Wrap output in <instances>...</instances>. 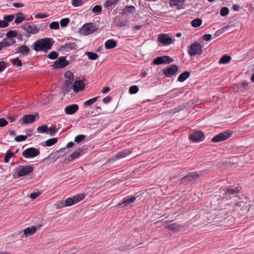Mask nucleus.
Instances as JSON below:
<instances>
[{"label": "nucleus", "mask_w": 254, "mask_h": 254, "mask_svg": "<svg viewBox=\"0 0 254 254\" xmlns=\"http://www.w3.org/2000/svg\"><path fill=\"white\" fill-rule=\"evenodd\" d=\"M58 139L57 138H50L45 142L47 146H51L57 142Z\"/></svg>", "instance_id": "nucleus-39"}, {"label": "nucleus", "mask_w": 254, "mask_h": 254, "mask_svg": "<svg viewBox=\"0 0 254 254\" xmlns=\"http://www.w3.org/2000/svg\"><path fill=\"white\" fill-rule=\"evenodd\" d=\"M112 100V98L110 96H107L106 97H105L103 99V101L105 104H108Z\"/></svg>", "instance_id": "nucleus-64"}, {"label": "nucleus", "mask_w": 254, "mask_h": 254, "mask_svg": "<svg viewBox=\"0 0 254 254\" xmlns=\"http://www.w3.org/2000/svg\"><path fill=\"white\" fill-rule=\"evenodd\" d=\"M8 26V24H7L4 20H0V28H3L7 27Z\"/></svg>", "instance_id": "nucleus-63"}, {"label": "nucleus", "mask_w": 254, "mask_h": 254, "mask_svg": "<svg viewBox=\"0 0 254 254\" xmlns=\"http://www.w3.org/2000/svg\"><path fill=\"white\" fill-rule=\"evenodd\" d=\"M70 20L68 18H63L60 21V24L62 27H65L69 23Z\"/></svg>", "instance_id": "nucleus-48"}, {"label": "nucleus", "mask_w": 254, "mask_h": 254, "mask_svg": "<svg viewBox=\"0 0 254 254\" xmlns=\"http://www.w3.org/2000/svg\"><path fill=\"white\" fill-rule=\"evenodd\" d=\"M189 139L193 142H199L204 140V134L201 130H195L189 135Z\"/></svg>", "instance_id": "nucleus-7"}, {"label": "nucleus", "mask_w": 254, "mask_h": 254, "mask_svg": "<svg viewBox=\"0 0 254 254\" xmlns=\"http://www.w3.org/2000/svg\"><path fill=\"white\" fill-rule=\"evenodd\" d=\"M8 124V122L3 118L0 119V127H3Z\"/></svg>", "instance_id": "nucleus-60"}, {"label": "nucleus", "mask_w": 254, "mask_h": 254, "mask_svg": "<svg viewBox=\"0 0 254 254\" xmlns=\"http://www.w3.org/2000/svg\"><path fill=\"white\" fill-rule=\"evenodd\" d=\"M58 54L56 51H52L48 55V58L52 60H55L58 57Z\"/></svg>", "instance_id": "nucleus-49"}, {"label": "nucleus", "mask_w": 254, "mask_h": 254, "mask_svg": "<svg viewBox=\"0 0 254 254\" xmlns=\"http://www.w3.org/2000/svg\"><path fill=\"white\" fill-rule=\"evenodd\" d=\"M164 74L166 77H169L175 74V65L172 64L164 70Z\"/></svg>", "instance_id": "nucleus-23"}, {"label": "nucleus", "mask_w": 254, "mask_h": 254, "mask_svg": "<svg viewBox=\"0 0 254 254\" xmlns=\"http://www.w3.org/2000/svg\"><path fill=\"white\" fill-rule=\"evenodd\" d=\"M190 75V72L188 71H186L182 73L178 78V81L180 82H183L186 80Z\"/></svg>", "instance_id": "nucleus-26"}, {"label": "nucleus", "mask_w": 254, "mask_h": 254, "mask_svg": "<svg viewBox=\"0 0 254 254\" xmlns=\"http://www.w3.org/2000/svg\"><path fill=\"white\" fill-rule=\"evenodd\" d=\"M117 45V42L113 39L108 40L105 43V47L107 49H111Z\"/></svg>", "instance_id": "nucleus-25"}, {"label": "nucleus", "mask_w": 254, "mask_h": 254, "mask_svg": "<svg viewBox=\"0 0 254 254\" xmlns=\"http://www.w3.org/2000/svg\"><path fill=\"white\" fill-rule=\"evenodd\" d=\"M37 114L33 115H25L23 117L22 121L23 123L25 124H29L34 122L36 119Z\"/></svg>", "instance_id": "nucleus-21"}, {"label": "nucleus", "mask_w": 254, "mask_h": 254, "mask_svg": "<svg viewBox=\"0 0 254 254\" xmlns=\"http://www.w3.org/2000/svg\"><path fill=\"white\" fill-rule=\"evenodd\" d=\"M12 64L17 66H21L22 64L21 61L17 59H14Z\"/></svg>", "instance_id": "nucleus-57"}, {"label": "nucleus", "mask_w": 254, "mask_h": 254, "mask_svg": "<svg viewBox=\"0 0 254 254\" xmlns=\"http://www.w3.org/2000/svg\"><path fill=\"white\" fill-rule=\"evenodd\" d=\"M81 152L82 151H81L80 148H78L70 154V157L71 160H74L78 158L81 155Z\"/></svg>", "instance_id": "nucleus-31"}, {"label": "nucleus", "mask_w": 254, "mask_h": 254, "mask_svg": "<svg viewBox=\"0 0 254 254\" xmlns=\"http://www.w3.org/2000/svg\"><path fill=\"white\" fill-rule=\"evenodd\" d=\"M229 10L227 7H223L220 10V15L222 16H226L229 14Z\"/></svg>", "instance_id": "nucleus-46"}, {"label": "nucleus", "mask_w": 254, "mask_h": 254, "mask_svg": "<svg viewBox=\"0 0 254 254\" xmlns=\"http://www.w3.org/2000/svg\"><path fill=\"white\" fill-rule=\"evenodd\" d=\"M53 45V39L46 38L35 41L31 47L35 51L46 52L51 49Z\"/></svg>", "instance_id": "nucleus-1"}, {"label": "nucleus", "mask_w": 254, "mask_h": 254, "mask_svg": "<svg viewBox=\"0 0 254 254\" xmlns=\"http://www.w3.org/2000/svg\"><path fill=\"white\" fill-rule=\"evenodd\" d=\"M202 21L200 18H196L191 22V26L194 28L199 27L202 24Z\"/></svg>", "instance_id": "nucleus-30"}, {"label": "nucleus", "mask_w": 254, "mask_h": 254, "mask_svg": "<svg viewBox=\"0 0 254 254\" xmlns=\"http://www.w3.org/2000/svg\"><path fill=\"white\" fill-rule=\"evenodd\" d=\"M37 230V228L36 227H27L25 229L23 232L25 236H30L35 233Z\"/></svg>", "instance_id": "nucleus-28"}, {"label": "nucleus", "mask_w": 254, "mask_h": 254, "mask_svg": "<svg viewBox=\"0 0 254 254\" xmlns=\"http://www.w3.org/2000/svg\"><path fill=\"white\" fill-rule=\"evenodd\" d=\"M136 199L135 196H131L127 198H124L123 201L118 204V206L121 207H126L130 205L131 203L134 202Z\"/></svg>", "instance_id": "nucleus-19"}, {"label": "nucleus", "mask_w": 254, "mask_h": 254, "mask_svg": "<svg viewBox=\"0 0 254 254\" xmlns=\"http://www.w3.org/2000/svg\"><path fill=\"white\" fill-rule=\"evenodd\" d=\"M228 26H225L224 27H222L221 29H219L216 31L215 34L213 35V38H215L220 35H221L223 32H225V31L228 28Z\"/></svg>", "instance_id": "nucleus-36"}, {"label": "nucleus", "mask_w": 254, "mask_h": 254, "mask_svg": "<svg viewBox=\"0 0 254 254\" xmlns=\"http://www.w3.org/2000/svg\"><path fill=\"white\" fill-rule=\"evenodd\" d=\"M55 206L56 209H60L64 207H66L64 205V202L63 201H58L55 204Z\"/></svg>", "instance_id": "nucleus-52"}, {"label": "nucleus", "mask_w": 254, "mask_h": 254, "mask_svg": "<svg viewBox=\"0 0 254 254\" xmlns=\"http://www.w3.org/2000/svg\"><path fill=\"white\" fill-rule=\"evenodd\" d=\"M48 16V14L44 13H38L35 15V17L37 19L45 18Z\"/></svg>", "instance_id": "nucleus-53"}, {"label": "nucleus", "mask_w": 254, "mask_h": 254, "mask_svg": "<svg viewBox=\"0 0 254 254\" xmlns=\"http://www.w3.org/2000/svg\"><path fill=\"white\" fill-rule=\"evenodd\" d=\"M15 154V153L11 152L10 150H8L4 156V161L5 163H8L10 159Z\"/></svg>", "instance_id": "nucleus-35"}, {"label": "nucleus", "mask_w": 254, "mask_h": 254, "mask_svg": "<svg viewBox=\"0 0 254 254\" xmlns=\"http://www.w3.org/2000/svg\"><path fill=\"white\" fill-rule=\"evenodd\" d=\"M30 51V48L26 45H23L16 48V53L20 54V57L27 56Z\"/></svg>", "instance_id": "nucleus-14"}, {"label": "nucleus", "mask_w": 254, "mask_h": 254, "mask_svg": "<svg viewBox=\"0 0 254 254\" xmlns=\"http://www.w3.org/2000/svg\"><path fill=\"white\" fill-rule=\"evenodd\" d=\"M212 35L209 34H204L202 37V39L204 41H208L211 39Z\"/></svg>", "instance_id": "nucleus-58"}, {"label": "nucleus", "mask_w": 254, "mask_h": 254, "mask_svg": "<svg viewBox=\"0 0 254 254\" xmlns=\"http://www.w3.org/2000/svg\"><path fill=\"white\" fill-rule=\"evenodd\" d=\"M98 29L97 24L93 22H89L84 24L80 29L81 34L88 35L96 31Z\"/></svg>", "instance_id": "nucleus-3"}, {"label": "nucleus", "mask_w": 254, "mask_h": 254, "mask_svg": "<svg viewBox=\"0 0 254 254\" xmlns=\"http://www.w3.org/2000/svg\"><path fill=\"white\" fill-rule=\"evenodd\" d=\"M24 20L25 17L24 16L18 15L16 16L14 22L15 23L18 24L22 22Z\"/></svg>", "instance_id": "nucleus-54"}, {"label": "nucleus", "mask_w": 254, "mask_h": 254, "mask_svg": "<svg viewBox=\"0 0 254 254\" xmlns=\"http://www.w3.org/2000/svg\"><path fill=\"white\" fill-rule=\"evenodd\" d=\"M33 170L34 167L32 165L21 166L19 168L17 174L19 177H21L28 175Z\"/></svg>", "instance_id": "nucleus-11"}, {"label": "nucleus", "mask_w": 254, "mask_h": 254, "mask_svg": "<svg viewBox=\"0 0 254 254\" xmlns=\"http://www.w3.org/2000/svg\"><path fill=\"white\" fill-rule=\"evenodd\" d=\"M139 88L137 85H132L129 87V93L131 94H134L137 93Z\"/></svg>", "instance_id": "nucleus-43"}, {"label": "nucleus", "mask_w": 254, "mask_h": 254, "mask_svg": "<svg viewBox=\"0 0 254 254\" xmlns=\"http://www.w3.org/2000/svg\"><path fill=\"white\" fill-rule=\"evenodd\" d=\"M38 149L34 147H30L26 149L22 152V155L26 158H34L40 154Z\"/></svg>", "instance_id": "nucleus-8"}, {"label": "nucleus", "mask_w": 254, "mask_h": 254, "mask_svg": "<svg viewBox=\"0 0 254 254\" xmlns=\"http://www.w3.org/2000/svg\"><path fill=\"white\" fill-rule=\"evenodd\" d=\"M92 11L95 14H98L101 12L102 7L99 5H96L93 7Z\"/></svg>", "instance_id": "nucleus-44"}, {"label": "nucleus", "mask_w": 254, "mask_h": 254, "mask_svg": "<svg viewBox=\"0 0 254 254\" xmlns=\"http://www.w3.org/2000/svg\"><path fill=\"white\" fill-rule=\"evenodd\" d=\"M14 16L13 15H5L3 17L4 21L7 24H8V22H10L12 21L14 18Z\"/></svg>", "instance_id": "nucleus-47"}, {"label": "nucleus", "mask_w": 254, "mask_h": 254, "mask_svg": "<svg viewBox=\"0 0 254 254\" xmlns=\"http://www.w3.org/2000/svg\"><path fill=\"white\" fill-rule=\"evenodd\" d=\"M50 28L51 29H58L60 26L58 22H53L50 24Z\"/></svg>", "instance_id": "nucleus-51"}, {"label": "nucleus", "mask_w": 254, "mask_h": 254, "mask_svg": "<svg viewBox=\"0 0 254 254\" xmlns=\"http://www.w3.org/2000/svg\"><path fill=\"white\" fill-rule=\"evenodd\" d=\"M85 54L88 57V58L91 60H95L98 58V55L93 52H87Z\"/></svg>", "instance_id": "nucleus-38"}, {"label": "nucleus", "mask_w": 254, "mask_h": 254, "mask_svg": "<svg viewBox=\"0 0 254 254\" xmlns=\"http://www.w3.org/2000/svg\"><path fill=\"white\" fill-rule=\"evenodd\" d=\"M199 175L196 172L189 173L181 180V183L187 184L190 182H193L198 179Z\"/></svg>", "instance_id": "nucleus-10"}, {"label": "nucleus", "mask_w": 254, "mask_h": 254, "mask_svg": "<svg viewBox=\"0 0 254 254\" xmlns=\"http://www.w3.org/2000/svg\"><path fill=\"white\" fill-rule=\"evenodd\" d=\"M232 133L229 130H227L222 132H220L219 134L214 136L212 139L211 141L212 142H219L223 141L228 139L231 135Z\"/></svg>", "instance_id": "nucleus-6"}, {"label": "nucleus", "mask_w": 254, "mask_h": 254, "mask_svg": "<svg viewBox=\"0 0 254 254\" xmlns=\"http://www.w3.org/2000/svg\"><path fill=\"white\" fill-rule=\"evenodd\" d=\"M69 64V62L66 61L65 57H61L55 62L53 66L54 68H64Z\"/></svg>", "instance_id": "nucleus-12"}, {"label": "nucleus", "mask_w": 254, "mask_h": 254, "mask_svg": "<svg viewBox=\"0 0 254 254\" xmlns=\"http://www.w3.org/2000/svg\"><path fill=\"white\" fill-rule=\"evenodd\" d=\"M62 48L64 50H75L76 45L74 43H66L63 46Z\"/></svg>", "instance_id": "nucleus-29"}, {"label": "nucleus", "mask_w": 254, "mask_h": 254, "mask_svg": "<svg viewBox=\"0 0 254 254\" xmlns=\"http://www.w3.org/2000/svg\"><path fill=\"white\" fill-rule=\"evenodd\" d=\"M185 0H176V7L178 9H183L185 5Z\"/></svg>", "instance_id": "nucleus-32"}, {"label": "nucleus", "mask_w": 254, "mask_h": 254, "mask_svg": "<svg viewBox=\"0 0 254 254\" xmlns=\"http://www.w3.org/2000/svg\"><path fill=\"white\" fill-rule=\"evenodd\" d=\"M22 28L26 31L28 34H35L37 33L39 30L37 26L34 24H30L27 23L22 26Z\"/></svg>", "instance_id": "nucleus-13"}, {"label": "nucleus", "mask_w": 254, "mask_h": 254, "mask_svg": "<svg viewBox=\"0 0 254 254\" xmlns=\"http://www.w3.org/2000/svg\"><path fill=\"white\" fill-rule=\"evenodd\" d=\"M173 61V59L167 56L158 57L153 60V64H169Z\"/></svg>", "instance_id": "nucleus-9"}, {"label": "nucleus", "mask_w": 254, "mask_h": 254, "mask_svg": "<svg viewBox=\"0 0 254 254\" xmlns=\"http://www.w3.org/2000/svg\"><path fill=\"white\" fill-rule=\"evenodd\" d=\"M86 137V135L83 134H79L75 136L74 141L76 143H80Z\"/></svg>", "instance_id": "nucleus-45"}, {"label": "nucleus", "mask_w": 254, "mask_h": 254, "mask_svg": "<svg viewBox=\"0 0 254 254\" xmlns=\"http://www.w3.org/2000/svg\"><path fill=\"white\" fill-rule=\"evenodd\" d=\"M48 127L46 125L39 127L37 128V132L39 133H44L48 132Z\"/></svg>", "instance_id": "nucleus-33"}, {"label": "nucleus", "mask_w": 254, "mask_h": 254, "mask_svg": "<svg viewBox=\"0 0 254 254\" xmlns=\"http://www.w3.org/2000/svg\"><path fill=\"white\" fill-rule=\"evenodd\" d=\"M6 68L5 63L3 61L0 62V72L3 71Z\"/></svg>", "instance_id": "nucleus-61"}, {"label": "nucleus", "mask_w": 254, "mask_h": 254, "mask_svg": "<svg viewBox=\"0 0 254 254\" xmlns=\"http://www.w3.org/2000/svg\"><path fill=\"white\" fill-rule=\"evenodd\" d=\"M84 0H72L71 3L74 7L82 5L84 3Z\"/></svg>", "instance_id": "nucleus-40"}, {"label": "nucleus", "mask_w": 254, "mask_h": 254, "mask_svg": "<svg viewBox=\"0 0 254 254\" xmlns=\"http://www.w3.org/2000/svg\"><path fill=\"white\" fill-rule=\"evenodd\" d=\"M98 97V96H97L86 101L84 103V106L86 107H88L93 105L97 100Z\"/></svg>", "instance_id": "nucleus-34"}, {"label": "nucleus", "mask_w": 254, "mask_h": 254, "mask_svg": "<svg viewBox=\"0 0 254 254\" xmlns=\"http://www.w3.org/2000/svg\"><path fill=\"white\" fill-rule=\"evenodd\" d=\"M85 196L84 193H79L73 196L72 197L67 198L65 200L64 205L66 207L72 206L83 200Z\"/></svg>", "instance_id": "nucleus-5"}, {"label": "nucleus", "mask_w": 254, "mask_h": 254, "mask_svg": "<svg viewBox=\"0 0 254 254\" xmlns=\"http://www.w3.org/2000/svg\"><path fill=\"white\" fill-rule=\"evenodd\" d=\"M85 88V84L81 80H75L73 82V91L78 92L82 91Z\"/></svg>", "instance_id": "nucleus-17"}, {"label": "nucleus", "mask_w": 254, "mask_h": 254, "mask_svg": "<svg viewBox=\"0 0 254 254\" xmlns=\"http://www.w3.org/2000/svg\"><path fill=\"white\" fill-rule=\"evenodd\" d=\"M41 193L40 192H34L30 194V197L32 199H36L38 196H39Z\"/></svg>", "instance_id": "nucleus-56"}, {"label": "nucleus", "mask_w": 254, "mask_h": 254, "mask_svg": "<svg viewBox=\"0 0 254 254\" xmlns=\"http://www.w3.org/2000/svg\"><path fill=\"white\" fill-rule=\"evenodd\" d=\"M131 153V150L128 148L125 149L117 153L114 156V160H119L125 158Z\"/></svg>", "instance_id": "nucleus-16"}, {"label": "nucleus", "mask_w": 254, "mask_h": 254, "mask_svg": "<svg viewBox=\"0 0 254 254\" xmlns=\"http://www.w3.org/2000/svg\"><path fill=\"white\" fill-rule=\"evenodd\" d=\"M64 77L66 80H73L74 75L70 71H67L64 73Z\"/></svg>", "instance_id": "nucleus-41"}, {"label": "nucleus", "mask_w": 254, "mask_h": 254, "mask_svg": "<svg viewBox=\"0 0 254 254\" xmlns=\"http://www.w3.org/2000/svg\"><path fill=\"white\" fill-rule=\"evenodd\" d=\"M136 9L133 5H126L122 10L121 14L122 15L128 16L130 14L133 13Z\"/></svg>", "instance_id": "nucleus-20"}, {"label": "nucleus", "mask_w": 254, "mask_h": 254, "mask_svg": "<svg viewBox=\"0 0 254 254\" xmlns=\"http://www.w3.org/2000/svg\"><path fill=\"white\" fill-rule=\"evenodd\" d=\"M94 110L96 111V113L94 115H92V116H96V115L100 114L102 109L99 106L95 107Z\"/></svg>", "instance_id": "nucleus-62"}, {"label": "nucleus", "mask_w": 254, "mask_h": 254, "mask_svg": "<svg viewBox=\"0 0 254 254\" xmlns=\"http://www.w3.org/2000/svg\"><path fill=\"white\" fill-rule=\"evenodd\" d=\"M240 190L238 187L229 186L228 187H221L220 193L222 194V199H230L231 195L236 196L239 193Z\"/></svg>", "instance_id": "nucleus-2"}, {"label": "nucleus", "mask_w": 254, "mask_h": 254, "mask_svg": "<svg viewBox=\"0 0 254 254\" xmlns=\"http://www.w3.org/2000/svg\"><path fill=\"white\" fill-rule=\"evenodd\" d=\"M6 35V37L9 38H14L17 36V33L16 31L9 30L7 32Z\"/></svg>", "instance_id": "nucleus-42"}, {"label": "nucleus", "mask_w": 254, "mask_h": 254, "mask_svg": "<svg viewBox=\"0 0 254 254\" xmlns=\"http://www.w3.org/2000/svg\"><path fill=\"white\" fill-rule=\"evenodd\" d=\"M73 80H65L63 87L64 92H68L71 89L73 90Z\"/></svg>", "instance_id": "nucleus-24"}, {"label": "nucleus", "mask_w": 254, "mask_h": 254, "mask_svg": "<svg viewBox=\"0 0 254 254\" xmlns=\"http://www.w3.org/2000/svg\"><path fill=\"white\" fill-rule=\"evenodd\" d=\"M158 41L162 44L168 45L172 42V39L166 34H161L158 37Z\"/></svg>", "instance_id": "nucleus-15"}, {"label": "nucleus", "mask_w": 254, "mask_h": 254, "mask_svg": "<svg viewBox=\"0 0 254 254\" xmlns=\"http://www.w3.org/2000/svg\"><path fill=\"white\" fill-rule=\"evenodd\" d=\"M57 131V129H56V127H54L48 129L47 133L50 134V135L53 136L55 134V133Z\"/></svg>", "instance_id": "nucleus-55"}, {"label": "nucleus", "mask_w": 254, "mask_h": 254, "mask_svg": "<svg viewBox=\"0 0 254 254\" xmlns=\"http://www.w3.org/2000/svg\"><path fill=\"white\" fill-rule=\"evenodd\" d=\"M116 24L117 26L122 27L126 26V22L123 20H119L117 21Z\"/></svg>", "instance_id": "nucleus-59"}, {"label": "nucleus", "mask_w": 254, "mask_h": 254, "mask_svg": "<svg viewBox=\"0 0 254 254\" xmlns=\"http://www.w3.org/2000/svg\"><path fill=\"white\" fill-rule=\"evenodd\" d=\"M165 226L169 229L173 230L175 229V222L174 220L165 221Z\"/></svg>", "instance_id": "nucleus-37"}, {"label": "nucleus", "mask_w": 254, "mask_h": 254, "mask_svg": "<svg viewBox=\"0 0 254 254\" xmlns=\"http://www.w3.org/2000/svg\"><path fill=\"white\" fill-rule=\"evenodd\" d=\"M231 60V57L230 56L224 55L221 57L218 63L219 64H226L229 63Z\"/></svg>", "instance_id": "nucleus-27"}, {"label": "nucleus", "mask_w": 254, "mask_h": 254, "mask_svg": "<svg viewBox=\"0 0 254 254\" xmlns=\"http://www.w3.org/2000/svg\"><path fill=\"white\" fill-rule=\"evenodd\" d=\"M202 52L201 45L196 42L192 43L188 49V53L191 57L201 55Z\"/></svg>", "instance_id": "nucleus-4"}, {"label": "nucleus", "mask_w": 254, "mask_h": 254, "mask_svg": "<svg viewBox=\"0 0 254 254\" xmlns=\"http://www.w3.org/2000/svg\"><path fill=\"white\" fill-rule=\"evenodd\" d=\"M78 108L77 104H72L67 106L64 108V112L66 115H73L77 111Z\"/></svg>", "instance_id": "nucleus-18"}, {"label": "nucleus", "mask_w": 254, "mask_h": 254, "mask_svg": "<svg viewBox=\"0 0 254 254\" xmlns=\"http://www.w3.org/2000/svg\"><path fill=\"white\" fill-rule=\"evenodd\" d=\"M120 0H107L103 4L104 7L106 9H110L115 7Z\"/></svg>", "instance_id": "nucleus-22"}, {"label": "nucleus", "mask_w": 254, "mask_h": 254, "mask_svg": "<svg viewBox=\"0 0 254 254\" xmlns=\"http://www.w3.org/2000/svg\"><path fill=\"white\" fill-rule=\"evenodd\" d=\"M27 139V136L23 135H19L15 137V140L17 142H21Z\"/></svg>", "instance_id": "nucleus-50"}]
</instances>
